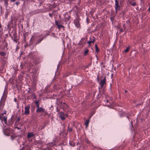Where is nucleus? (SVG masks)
I'll return each mask as SVG.
<instances>
[{"mask_svg": "<svg viewBox=\"0 0 150 150\" xmlns=\"http://www.w3.org/2000/svg\"><path fill=\"white\" fill-rule=\"evenodd\" d=\"M130 4L132 5L133 6H134L136 5V3L135 2H134L132 4L131 3Z\"/></svg>", "mask_w": 150, "mask_h": 150, "instance_id": "obj_24", "label": "nucleus"}, {"mask_svg": "<svg viewBox=\"0 0 150 150\" xmlns=\"http://www.w3.org/2000/svg\"><path fill=\"white\" fill-rule=\"evenodd\" d=\"M17 129H20V128H19V127H17Z\"/></svg>", "mask_w": 150, "mask_h": 150, "instance_id": "obj_38", "label": "nucleus"}, {"mask_svg": "<svg viewBox=\"0 0 150 150\" xmlns=\"http://www.w3.org/2000/svg\"><path fill=\"white\" fill-rule=\"evenodd\" d=\"M129 49H130V47H127V48H126V49L125 50V52H127L129 51Z\"/></svg>", "mask_w": 150, "mask_h": 150, "instance_id": "obj_21", "label": "nucleus"}, {"mask_svg": "<svg viewBox=\"0 0 150 150\" xmlns=\"http://www.w3.org/2000/svg\"><path fill=\"white\" fill-rule=\"evenodd\" d=\"M43 38H41L40 39L38 40L37 43H36V44H38L40 43L43 40Z\"/></svg>", "mask_w": 150, "mask_h": 150, "instance_id": "obj_15", "label": "nucleus"}, {"mask_svg": "<svg viewBox=\"0 0 150 150\" xmlns=\"http://www.w3.org/2000/svg\"><path fill=\"white\" fill-rule=\"evenodd\" d=\"M55 23L56 25L58 26L59 24V22L58 21H55Z\"/></svg>", "mask_w": 150, "mask_h": 150, "instance_id": "obj_25", "label": "nucleus"}, {"mask_svg": "<svg viewBox=\"0 0 150 150\" xmlns=\"http://www.w3.org/2000/svg\"><path fill=\"white\" fill-rule=\"evenodd\" d=\"M20 4V3L19 2H16V4L17 5H18V4Z\"/></svg>", "mask_w": 150, "mask_h": 150, "instance_id": "obj_34", "label": "nucleus"}, {"mask_svg": "<svg viewBox=\"0 0 150 150\" xmlns=\"http://www.w3.org/2000/svg\"><path fill=\"white\" fill-rule=\"evenodd\" d=\"M115 9L116 11V13H117L118 11L120 10V5L117 6H115Z\"/></svg>", "mask_w": 150, "mask_h": 150, "instance_id": "obj_10", "label": "nucleus"}, {"mask_svg": "<svg viewBox=\"0 0 150 150\" xmlns=\"http://www.w3.org/2000/svg\"><path fill=\"white\" fill-rule=\"evenodd\" d=\"M106 79L105 77H104L103 80H101L99 83V84L101 88H102L103 87L104 85L106 84Z\"/></svg>", "mask_w": 150, "mask_h": 150, "instance_id": "obj_6", "label": "nucleus"}, {"mask_svg": "<svg viewBox=\"0 0 150 150\" xmlns=\"http://www.w3.org/2000/svg\"><path fill=\"white\" fill-rule=\"evenodd\" d=\"M36 112L37 113L40 112H43L45 114H47V112L45 110V109H43L42 107H40L38 108H37L36 110Z\"/></svg>", "mask_w": 150, "mask_h": 150, "instance_id": "obj_7", "label": "nucleus"}, {"mask_svg": "<svg viewBox=\"0 0 150 150\" xmlns=\"http://www.w3.org/2000/svg\"><path fill=\"white\" fill-rule=\"evenodd\" d=\"M6 98V96L3 95L1 99L0 102V119L2 121H4L5 124H6L7 123V117H6L4 116L2 117V116H1V112L2 111V110L4 108L5 101Z\"/></svg>", "mask_w": 150, "mask_h": 150, "instance_id": "obj_1", "label": "nucleus"}, {"mask_svg": "<svg viewBox=\"0 0 150 150\" xmlns=\"http://www.w3.org/2000/svg\"><path fill=\"white\" fill-rule=\"evenodd\" d=\"M0 55L2 56H5L6 54L5 53L3 52H0Z\"/></svg>", "mask_w": 150, "mask_h": 150, "instance_id": "obj_23", "label": "nucleus"}, {"mask_svg": "<svg viewBox=\"0 0 150 150\" xmlns=\"http://www.w3.org/2000/svg\"><path fill=\"white\" fill-rule=\"evenodd\" d=\"M86 142L87 143H88L89 144L90 142L89 141H88V140L87 139H85Z\"/></svg>", "mask_w": 150, "mask_h": 150, "instance_id": "obj_29", "label": "nucleus"}, {"mask_svg": "<svg viewBox=\"0 0 150 150\" xmlns=\"http://www.w3.org/2000/svg\"><path fill=\"white\" fill-rule=\"evenodd\" d=\"M69 144L71 146H74L75 144L74 143L73 141H71L69 142Z\"/></svg>", "mask_w": 150, "mask_h": 150, "instance_id": "obj_14", "label": "nucleus"}, {"mask_svg": "<svg viewBox=\"0 0 150 150\" xmlns=\"http://www.w3.org/2000/svg\"><path fill=\"white\" fill-rule=\"evenodd\" d=\"M90 40L88 41L87 42V44H88L89 47L91 46V44L94 43L96 41V38L94 37H91L89 38Z\"/></svg>", "mask_w": 150, "mask_h": 150, "instance_id": "obj_4", "label": "nucleus"}, {"mask_svg": "<svg viewBox=\"0 0 150 150\" xmlns=\"http://www.w3.org/2000/svg\"><path fill=\"white\" fill-rule=\"evenodd\" d=\"M20 120V118L18 117L17 119V122H19Z\"/></svg>", "mask_w": 150, "mask_h": 150, "instance_id": "obj_33", "label": "nucleus"}, {"mask_svg": "<svg viewBox=\"0 0 150 150\" xmlns=\"http://www.w3.org/2000/svg\"><path fill=\"white\" fill-rule=\"evenodd\" d=\"M89 122V120H86L85 123V125L86 127H87L88 126Z\"/></svg>", "mask_w": 150, "mask_h": 150, "instance_id": "obj_12", "label": "nucleus"}, {"mask_svg": "<svg viewBox=\"0 0 150 150\" xmlns=\"http://www.w3.org/2000/svg\"><path fill=\"white\" fill-rule=\"evenodd\" d=\"M67 130H68V131H69V132H71V131H72V128H71V127L70 128V127H69V126H68V127Z\"/></svg>", "mask_w": 150, "mask_h": 150, "instance_id": "obj_17", "label": "nucleus"}, {"mask_svg": "<svg viewBox=\"0 0 150 150\" xmlns=\"http://www.w3.org/2000/svg\"><path fill=\"white\" fill-rule=\"evenodd\" d=\"M63 104L64 105V107H68L67 105L65 103H63Z\"/></svg>", "mask_w": 150, "mask_h": 150, "instance_id": "obj_27", "label": "nucleus"}, {"mask_svg": "<svg viewBox=\"0 0 150 150\" xmlns=\"http://www.w3.org/2000/svg\"><path fill=\"white\" fill-rule=\"evenodd\" d=\"M119 5V2L117 0H115V6Z\"/></svg>", "mask_w": 150, "mask_h": 150, "instance_id": "obj_18", "label": "nucleus"}, {"mask_svg": "<svg viewBox=\"0 0 150 150\" xmlns=\"http://www.w3.org/2000/svg\"><path fill=\"white\" fill-rule=\"evenodd\" d=\"M58 27L59 29H60L61 28H64V26L61 25H59L58 26Z\"/></svg>", "mask_w": 150, "mask_h": 150, "instance_id": "obj_22", "label": "nucleus"}, {"mask_svg": "<svg viewBox=\"0 0 150 150\" xmlns=\"http://www.w3.org/2000/svg\"><path fill=\"white\" fill-rule=\"evenodd\" d=\"M88 51H89V50L88 49H86V50L84 52V55H86L88 53Z\"/></svg>", "mask_w": 150, "mask_h": 150, "instance_id": "obj_16", "label": "nucleus"}, {"mask_svg": "<svg viewBox=\"0 0 150 150\" xmlns=\"http://www.w3.org/2000/svg\"><path fill=\"white\" fill-rule=\"evenodd\" d=\"M30 108V105H28L26 106L25 107V112L24 114L26 115H28L29 114L30 111L29 110Z\"/></svg>", "mask_w": 150, "mask_h": 150, "instance_id": "obj_5", "label": "nucleus"}, {"mask_svg": "<svg viewBox=\"0 0 150 150\" xmlns=\"http://www.w3.org/2000/svg\"><path fill=\"white\" fill-rule=\"evenodd\" d=\"M36 98V97H34V98Z\"/></svg>", "mask_w": 150, "mask_h": 150, "instance_id": "obj_40", "label": "nucleus"}, {"mask_svg": "<svg viewBox=\"0 0 150 150\" xmlns=\"http://www.w3.org/2000/svg\"><path fill=\"white\" fill-rule=\"evenodd\" d=\"M49 16L51 17H52V14L51 13H49Z\"/></svg>", "mask_w": 150, "mask_h": 150, "instance_id": "obj_30", "label": "nucleus"}, {"mask_svg": "<svg viewBox=\"0 0 150 150\" xmlns=\"http://www.w3.org/2000/svg\"><path fill=\"white\" fill-rule=\"evenodd\" d=\"M59 117L63 120H64L66 117L68 116L67 114H64L62 112H59Z\"/></svg>", "mask_w": 150, "mask_h": 150, "instance_id": "obj_3", "label": "nucleus"}, {"mask_svg": "<svg viewBox=\"0 0 150 150\" xmlns=\"http://www.w3.org/2000/svg\"><path fill=\"white\" fill-rule=\"evenodd\" d=\"M75 25H76V26L78 28L80 27V25L79 23L78 22L77 23H75Z\"/></svg>", "mask_w": 150, "mask_h": 150, "instance_id": "obj_19", "label": "nucleus"}, {"mask_svg": "<svg viewBox=\"0 0 150 150\" xmlns=\"http://www.w3.org/2000/svg\"><path fill=\"white\" fill-rule=\"evenodd\" d=\"M34 134L32 132H28V134L27 137L28 139H29L30 137H33Z\"/></svg>", "mask_w": 150, "mask_h": 150, "instance_id": "obj_9", "label": "nucleus"}, {"mask_svg": "<svg viewBox=\"0 0 150 150\" xmlns=\"http://www.w3.org/2000/svg\"><path fill=\"white\" fill-rule=\"evenodd\" d=\"M16 0H10L11 2H15Z\"/></svg>", "mask_w": 150, "mask_h": 150, "instance_id": "obj_36", "label": "nucleus"}, {"mask_svg": "<svg viewBox=\"0 0 150 150\" xmlns=\"http://www.w3.org/2000/svg\"><path fill=\"white\" fill-rule=\"evenodd\" d=\"M25 149V147L24 146H23L21 149H20V150H24Z\"/></svg>", "mask_w": 150, "mask_h": 150, "instance_id": "obj_32", "label": "nucleus"}, {"mask_svg": "<svg viewBox=\"0 0 150 150\" xmlns=\"http://www.w3.org/2000/svg\"><path fill=\"white\" fill-rule=\"evenodd\" d=\"M13 132V130L10 127L4 130V133L7 136H9L10 134H11Z\"/></svg>", "mask_w": 150, "mask_h": 150, "instance_id": "obj_2", "label": "nucleus"}, {"mask_svg": "<svg viewBox=\"0 0 150 150\" xmlns=\"http://www.w3.org/2000/svg\"><path fill=\"white\" fill-rule=\"evenodd\" d=\"M127 92V90H125V92L126 93V92Z\"/></svg>", "mask_w": 150, "mask_h": 150, "instance_id": "obj_39", "label": "nucleus"}, {"mask_svg": "<svg viewBox=\"0 0 150 150\" xmlns=\"http://www.w3.org/2000/svg\"><path fill=\"white\" fill-rule=\"evenodd\" d=\"M13 40L16 43L18 41V39L17 38H13Z\"/></svg>", "mask_w": 150, "mask_h": 150, "instance_id": "obj_26", "label": "nucleus"}, {"mask_svg": "<svg viewBox=\"0 0 150 150\" xmlns=\"http://www.w3.org/2000/svg\"><path fill=\"white\" fill-rule=\"evenodd\" d=\"M13 38H17V34L16 33H14L13 35Z\"/></svg>", "mask_w": 150, "mask_h": 150, "instance_id": "obj_20", "label": "nucleus"}, {"mask_svg": "<svg viewBox=\"0 0 150 150\" xmlns=\"http://www.w3.org/2000/svg\"><path fill=\"white\" fill-rule=\"evenodd\" d=\"M148 10L149 11H150V6L149 8L148 9Z\"/></svg>", "mask_w": 150, "mask_h": 150, "instance_id": "obj_37", "label": "nucleus"}, {"mask_svg": "<svg viewBox=\"0 0 150 150\" xmlns=\"http://www.w3.org/2000/svg\"><path fill=\"white\" fill-rule=\"evenodd\" d=\"M95 47L96 49V52L98 53L99 52V49L98 47L97 44H96L95 45Z\"/></svg>", "mask_w": 150, "mask_h": 150, "instance_id": "obj_11", "label": "nucleus"}, {"mask_svg": "<svg viewBox=\"0 0 150 150\" xmlns=\"http://www.w3.org/2000/svg\"><path fill=\"white\" fill-rule=\"evenodd\" d=\"M39 103V102L38 101H36L35 102V103L36 104V105L38 104Z\"/></svg>", "mask_w": 150, "mask_h": 150, "instance_id": "obj_31", "label": "nucleus"}, {"mask_svg": "<svg viewBox=\"0 0 150 150\" xmlns=\"http://www.w3.org/2000/svg\"><path fill=\"white\" fill-rule=\"evenodd\" d=\"M36 105H37V108H40L39 107V104Z\"/></svg>", "mask_w": 150, "mask_h": 150, "instance_id": "obj_35", "label": "nucleus"}, {"mask_svg": "<svg viewBox=\"0 0 150 150\" xmlns=\"http://www.w3.org/2000/svg\"><path fill=\"white\" fill-rule=\"evenodd\" d=\"M16 136L15 134H13L11 136V139L12 140H13L16 137Z\"/></svg>", "mask_w": 150, "mask_h": 150, "instance_id": "obj_13", "label": "nucleus"}, {"mask_svg": "<svg viewBox=\"0 0 150 150\" xmlns=\"http://www.w3.org/2000/svg\"><path fill=\"white\" fill-rule=\"evenodd\" d=\"M6 110H4V111L3 113L2 114V116L4 114H6Z\"/></svg>", "mask_w": 150, "mask_h": 150, "instance_id": "obj_28", "label": "nucleus"}, {"mask_svg": "<svg viewBox=\"0 0 150 150\" xmlns=\"http://www.w3.org/2000/svg\"><path fill=\"white\" fill-rule=\"evenodd\" d=\"M85 38H82L79 42V44L81 45H83L86 43V40H85Z\"/></svg>", "mask_w": 150, "mask_h": 150, "instance_id": "obj_8", "label": "nucleus"}]
</instances>
